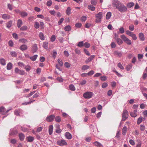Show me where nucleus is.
Wrapping results in <instances>:
<instances>
[{
	"mask_svg": "<svg viewBox=\"0 0 147 147\" xmlns=\"http://www.w3.org/2000/svg\"><path fill=\"white\" fill-rule=\"evenodd\" d=\"M121 38L122 39L124 42L128 45H130L132 44L131 40L127 38L125 35L123 34L120 36Z\"/></svg>",
	"mask_w": 147,
	"mask_h": 147,
	"instance_id": "f257e3e1",
	"label": "nucleus"
},
{
	"mask_svg": "<svg viewBox=\"0 0 147 147\" xmlns=\"http://www.w3.org/2000/svg\"><path fill=\"white\" fill-rule=\"evenodd\" d=\"M117 9L121 12H124L127 11V8L122 3H121L119 7L117 8Z\"/></svg>",
	"mask_w": 147,
	"mask_h": 147,
	"instance_id": "f03ea898",
	"label": "nucleus"
},
{
	"mask_svg": "<svg viewBox=\"0 0 147 147\" xmlns=\"http://www.w3.org/2000/svg\"><path fill=\"white\" fill-rule=\"evenodd\" d=\"M102 12H99L96 15V22L97 23H99L101 21V19L102 18Z\"/></svg>",
	"mask_w": 147,
	"mask_h": 147,
	"instance_id": "7ed1b4c3",
	"label": "nucleus"
},
{
	"mask_svg": "<svg viewBox=\"0 0 147 147\" xmlns=\"http://www.w3.org/2000/svg\"><path fill=\"white\" fill-rule=\"evenodd\" d=\"M125 33L127 35L131 37L133 40H135L137 39V37L136 35L135 34L133 33L132 32L128 30H127L126 31Z\"/></svg>",
	"mask_w": 147,
	"mask_h": 147,
	"instance_id": "20e7f679",
	"label": "nucleus"
},
{
	"mask_svg": "<svg viewBox=\"0 0 147 147\" xmlns=\"http://www.w3.org/2000/svg\"><path fill=\"white\" fill-rule=\"evenodd\" d=\"M94 94L91 92H87L84 93L83 94L84 97L87 99L90 98L93 96Z\"/></svg>",
	"mask_w": 147,
	"mask_h": 147,
	"instance_id": "39448f33",
	"label": "nucleus"
},
{
	"mask_svg": "<svg viewBox=\"0 0 147 147\" xmlns=\"http://www.w3.org/2000/svg\"><path fill=\"white\" fill-rule=\"evenodd\" d=\"M128 116V113L127 111L126 110H123L122 115V120L123 121H125L127 119Z\"/></svg>",
	"mask_w": 147,
	"mask_h": 147,
	"instance_id": "423d86ee",
	"label": "nucleus"
},
{
	"mask_svg": "<svg viewBox=\"0 0 147 147\" xmlns=\"http://www.w3.org/2000/svg\"><path fill=\"white\" fill-rule=\"evenodd\" d=\"M121 3H120L118 0H115L113 1L112 5L113 7H116L117 9V8L119 7Z\"/></svg>",
	"mask_w": 147,
	"mask_h": 147,
	"instance_id": "0eeeda50",
	"label": "nucleus"
},
{
	"mask_svg": "<svg viewBox=\"0 0 147 147\" xmlns=\"http://www.w3.org/2000/svg\"><path fill=\"white\" fill-rule=\"evenodd\" d=\"M55 118V115H52L47 116L46 119V120L47 122H50L52 121Z\"/></svg>",
	"mask_w": 147,
	"mask_h": 147,
	"instance_id": "6e6552de",
	"label": "nucleus"
},
{
	"mask_svg": "<svg viewBox=\"0 0 147 147\" xmlns=\"http://www.w3.org/2000/svg\"><path fill=\"white\" fill-rule=\"evenodd\" d=\"M15 72L16 73L21 75H24L25 74V72L23 70L19 69L17 68H15Z\"/></svg>",
	"mask_w": 147,
	"mask_h": 147,
	"instance_id": "1a4fd4ad",
	"label": "nucleus"
},
{
	"mask_svg": "<svg viewBox=\"0 0 147 147\" xmlns=\"http://www.w3.org/2000/svg\"><path fill=\"white\" fill-rule=\"evenodd\" d=\"M18 133L17 131L14 128L11 129L9 133V135L13 136L17 134Z\"/></svg>",
	"mask_w": 147,
	"mask_h": 147,
	"instance_id": "9d476101",
	"label": "nucleus"
},
{
	"mask_svg": "<svg viewBox=\"0 0 147 147\" xmlns=\"http://www.w3.org/2000/svg\"><path fill=\"white\" fill-rule=\"evenodd\" d=\"M57 143L58 144L61 146L67 145V143L64 140H61L60 141H58Z\"/></svg>",
	"mask_w": 147,
	"mask_h": 147,
	"instance_id": "9b49d317",
	"label": "nucleus"
},
{
	"mask_svg": "<svg viewBox=\"0 0 147 147\" xmlns=\"http://www.w3.org/2000/svg\"><path fill=\"white\" fill-rule=\"evenodd\" d=\"M139 38L140 40L142 41L145 40V37L144 34L142 32L139 33Z\"/></svg>",
	"mask_w": 147,
	"mask_h": 147,
	"instance_id": "f8f14e48",
	"label": "nucleus"
},
{
	"mask_svg": "<svg viewBox=\"0 0 147 147\" xmlns=\"http://www.w3.org/2000/svg\"><path fill=\"white\" fill-rule=\"evenodd\" d=\"M137 110L136 109L133 112H130V115L132 117H135L137 115Z\"/></svg>",
	"mask_w": 147,
	"mask_h": 147,
	"instance_id": "ddd939ff",
	"label": "nucleus"
},
{
	"mask_svg": "<svg viewBox=\"0 0 147 147\" xmlns=\"http://www.w3.org/2000/svg\"><path fill=\"white\" fill-rule=\"evenodd\" d=\"M23 24V22L21 20L19 19L18 20L17 22V25L18 28H20Z\"/></svg>",
	"mask_w": 147,
	"mask_h": 147,
	"instance_id": "4468645a",
	"label": "nucleus"
},
{
	"mask_svg": "<svg viewBox=\"0 0 147 147\" xmlns=\"http://www.w3.org/2000/svg\"><path fill=\"white\" fill-rule=\"evenodd\" d=\"M2 18L4 20H7L10 19V16L7 14H4L2 15Z\"/></svg>",
	"mask_w": 147,
	"mask_h": 147,
	"instance_id": "2eb2a0df",
	"label": "nucleus"
},
{
	"mask_svg": "<svg viewBox=\"0 0 147 147\" xmlns=\"http://www.w3.org/2000/svg\"><path fill=\"white\" fill-rule=\"evenodd\" d=\"M65 136L66 138L69 140L71 139L72 138L71 135L68 132H66L65 134Z\"/></svg>",
	"mask_w": 147,
	"mask_h": 147,
	"instance_id": "dca6fc26",
	"label": "nucleus"
},
{
	"mask_svg": "<svg viewBox=\"0 0 147 147\" xmlns=\"http://www.w3.org/2000/svg\"><path fill=\"white\" fill-rule=\"evenodd\" d=\"M19 13L22 17H26L28 15L27 13L25 12L19 11Z\"/></svg>",
	"mask_w": 147,
	"mask_h": 147,
	"instance_id": "f3484780",
	"label": "nucleus"
},
{
	"mask_svg": "<svg viewBox=\"0 0 147 147\" xmlns=\"http://www.w3.org/2000/svg\"><path fill=\"white\" fill-rule=\"evenodd\" d=\"M20 139V140L23 141L25 138L24 135L22 133H20L19 135Z\"/></svg>",
	"mask_w": 147,
	"mask_h": 147,
	"instance_id": "a211bd4d",
	"label": "nucleus"
},
{
	"mask_svg": "<svg viewBox=\"0 0 147 147\" xmlns=\"http://www.w3.org/2000/svg\"><path fill=\"white\" fill-rule=\"evenodd\" d=\"M27 49V46L25 45H23L20 47V49L21 50L23 51L26 50Z\"/></svg>",
	"mask_w": 147,
	"mask_h": 147,
	"instance_id": "6ab92c4d",
	"label": "nucleus"
},
{
	"mask_svg": "<svg viewBox=\"0 0 147 147\" xmlns=\"http://www.w3.org/2000/svg\"><path fill=\"white\" fill-rule=\"evenodd\" d=\"M39 37L40 39L41 40H45V36H44V34H43L41 32L39 33Z\"/></svg>",
	"mask_w": 147,
	"mask_h": 147,
	"instance_id": "aec40b11",
	"label": "nucleus"
},
{
	"mask_svg": "<svg viewBox=\"0 0 147 147\" xmlns=\"http://www.w3.org/2000/svg\"><path fill=\"white\" fill-rule=\"evenodd\" d=\"M48 43L47 42H45L43 43V47L45 49H47L48 48Z\"/></svg>",
	"mask_w": 147,
	"mask_h": 147,
	"instance_id": "412c9836",
	"label": "nucleus"
},
{
	"mask_svg": "<svg viewBox=\"0 0 147 147\" xmlns=\"http://www.w3.org/2000/svg\"><path fill=\"white\" fill-rule=\"evenodd\" d=\"M38 49L37 45L36 44H34L32 47V51L33 52H36Z\"/></svg>",
	"mask_w": 147,
	"mask_h": 147,
	"instance_id": "4be33fe9",
	"label": "nucleus"
},
{
	"mask_svg": "<svg viewBox=\"0 0 147 147\" xmlns=\"http://www.w3.org/2000/svg\"><path fill=\"white\" fill-rule=\"evenodd\" d=\"M88 8L89 10L92 11H94L95 9V7L94 6L91 5H88Z\"/></svg>",
	"mask_w": 147,
	"mask_h": 147,
	"instance_id": "5701e85b",
	"label": "nucleus"
},
{
	"mask_svg": "<svg viewBox=\"0 0 147 147\" xmlns=\"http://www.w3.org/2000/svg\"><path fill=\"white\" fill-rule=\"evenodd\" d=\"M53 129V126L52 125H50L49 127V135H51L52 134Z\"/></svg>",
	"mask_w": 147,
	"mask_h": 147,
	"instance_id": "b1692460",
	"label": "nucleus"
},
{
	"mask_svg": "<svg viewBox=\"0 0 147 147\" xmlns=\"http://www.w3.org/2000/svg\"><path fill=\"white\" fill-rule=\"evenodd\" d=\"M26 139H27L28 141L29 142H32L34 139L33 137L31 136L27 137Z\"/></svg>",
	"mask_w": 147,
	"mask_h": 147,
	"instance_id": "393cba45",
	"label": "nucleus"
},
{
	"mask_svg": "<svg viewBox=\"0 0 147 147\" xmlns=\"http://www.w3.org/2000/svg\"><path fill=\"white\" fill-rule=\"evenodd\" d=\"M12 21H10L7 22L6 24V27L7 28H10L12 24Z\"/></svg>",
	"mask_w": 147,
	"mask_h": 147,
	"instance_id": "a878e982",
	"label": "nucleus"
},
{
	"mask_svg": "<svg viewBox=\"0 0 147 147\" xmlns=\"http://www.w3.org/2000/svg\"><path fill=\"white\" fill-rule=\"evenodd\" d=\"M97 147H102V145L99 142L96 141L94 142L93 143Z\"/></svg>",
	"mask_w": 147,
	"mask_h": 147,
	"instance_id": "bb28decb",
	"label": "nucleus"
},
{
	"mask_svg": "<svg viewBox=\"0 0 147 147\" xmlns=\"http://www.w3.org/2000/svg\"><path fill=\"white\" fill-rule=\"evenodd\" d=\"M115 40L116 41V42H117V43L119 45H121L123 42L122 40L121 39H120V38H117Z\"/></svg>",
	"mask_w": 147,
	"mask_h": 147,
	"instance_id": "cd10ccee",
	"label": "nucleus"
},
{
	"mask_svg": "<svg viewBox=\"0 0 147 147\" xmlns=\"http://www.w3.org/2000/svg\"><path fill=\"white\" fill-rule=\"evenodd\" d=\"M127 131V128L126 126L123 127L122 129V134L123 135H125Z\"/></svg>",
	"mask_w": 147,
	"mask_h": 147,
	"instance_id": "c85d7f7f",
	"label": "nucleus"
},
{
	"mask_svg": "<svg viewBox=\"0 0 147 147\" xmlns=\"http://www.w3.org/2000/svg\"><path fill=\"white\" fill-rule=\"evenodd\" d=\"M114 54L115 55H117L119 57H121L122 55L121 53L117 51H115L114 52Z\"/></svg>",
	"mask_w": 147,
	"mask_h": 147,
	"instance_id": "c756f323",
	"label": "nucleus"
},
{
	"mask_svg": "<svg viewBox=\"0 0 147 147\" xmlns=\"http://www.w3.org/2000/svg\"><path fill=\"white\" fill-rule=\"evenodd\" d=\"M94 55H91L89 58H88L86 60V61L87 63L88 62L92 60V59L94 58Z\"/></svg>",
	"mask_w": 147,
	"mask_h": 147,
	"instance_id": "7c9ffc66",
	"label": "nucleus"
},
{
	"mask_svg": "<svg viewBox=\"0 0 147 147\" xmlns=\"http://www.w3.org/2000/svg\"><path fill=\"white\" fill-rule=\"evenodd\" d=\"M111 16V13L110 12H107L106 15V19L107 20L109 19Z\"/></svg>",
	"mask_w": 147,
	"mask_h": 147,
	"instance_id": "2f4dec72",
	"label": "nucleus"
},
{
	"mask_svg": "<svg viewBox=\"0 0 147 147\" xmlns=\"http://www.w3.org/2000/svg\"><path fill=\"white\" fill-rule=\"evenodd\" d=\"M10 54L11 56L13 57H16L17 55V53L14 51L10 52Z\"/></svg>",
	"mask_w": 147,
	"mask_h": 147,
	"instance_id": "473e14b6",
	"label": "nucleus"
},
{
	"mask_svg": "<svg viewBox=\"0 0 147 147\" xmlns=\"http://www.w3.org/2000/svg\"><path fill=\"white\" fill-rule=\"evenodd\" d=\"M64 30L66 31H69L71 30V28L69 25H68L65 27Z\"/></svg>",
	"mask_w": 147,
	"mask_h": 147,
	"instance_id": "72a5a7b5",
	"label": "nucleus"
},
{
	"mask_svg": "<svg viewBox=\"0 0 147 147\" xmlns=\"http://www.w3.org/2000/svg\"><path fill=\"white\" fill-rule=\"evenodd\" d=\"M54 119H55V121L59 123L61 120V119L59 116H56V117H55Z\"/></svg>",
	"mask_w": 147,
	"mask_h": 147,
	"instance_id": "f704fd0d",
	"label": "nucleus"
},
{
	"mask_svg": "<svg viewBox=\"0 0 147 147\" xmlns=\"http://www.w3.org/2000/svg\"><path fill=\"white\" fill-rule=\"evenodd\" d=\"M71 9L69 7H67L66 10V13L67 15H69L71 14Z\"/></svg>",
	"mask_w": 147,
	"mask_h": 147,
	"instance_id": "c9c22d12",
	"label": "nucleus"
},
{
	"mask_svg": "<svg viewBox=\"0 0 147 147\" xmlns=\"http://www.w3.org/2000/svg\"><path fill=\"white\" fill-rule=\"evenodd\" d=\"M21 110L20 109H16V110L14 111V113L17 116H20V112Z\"/></svg>",
	"mask_w": 147,
	"mask_h": 147,
	"instance_id": "e433bc0d",
	"label": "nucleus"
},
{
	"mask_svg": "<svg viewBox=\"0 0 147 147\" xmlns=\"http://www.w3.org/2000/svg\"><path fill=\"white\" fill-rule=\"evenodd\" d=\"M5 110V109L3 107H0V113H2V114L4 115V113Z\"/></svg>",
	"mask_w": 147,
	"mask_h": 147,
	"instance_id": "4c0bfd02",
	"label": "nucleus"
},
{
	"mask_svg": "<svg viewBox=\"0 0 147 147\" xmlns=\"http://www.w3.org/2000/svg\"><path fill=\"white\" fill-rule=\"evenodd\" d=\"M69 88L70 90L72 91H74L75 90V88L73 84H71L69 86Z\"/></svg>",
	"mask_w": 147,
	"mask_h": 147,
	"instance_id": "58836bf2",
	"label": "nucleus"
},
{
	"mask_svg": "<svg viewBox=\"0 0 147 147\" xmlns=\"http://www.w3.org/2000/svg\"><path fill=\"white\" fill-rule=\"evenodd\" d=\"M134 5V3L133 2H130L127 3V6L129 8H131Z\"/></svg>",
	"mask_w": 147,
	"mask_h": 147,
	"instance_id": "ea45409f",
	"label": "nucleus"
},
{
	"mask_svg": "<svg viewBox=\"0 0 147 147\" xmlns=\"http://www.w3.org/2000/svg\"><path fill=\"white\" fill-rule=\"evenodd\" d=\"M28 27L26 26H24L20 27V30L22 31L26 30L27 29Z\"/></svg>",
	"mask_w": 147,
	"mask_h": 147,
	"instance_id": "a19ab883",
	"label": "nucleus"
},
{
	"mask_svg": "<svg viewBox=\"0 0 147 147\" xmlns=\"http://www.w3.org/2000/svg\"><path fill=\"white\" fill-rule=\"evenodd\" d=\"M34 25V27L36 29H38L39 27V24L38 22H35Z\"/></svg>",
	"mask_w": 147,
	"mask_h": 147,
	"instance_id": "79ce46f5",
	"label": "nucleus"
},
{
	"mask_svg": "<svg viewBox=\"0 0 147 147\" xmlns=\"http://www.w3.org/2000/svg\"><path fill=\"white\" fill-rule=\"evenodd\" d=\"M38 55H35L32 57H31L30 58V59L32 61H35L37 58V57Z\"/></svg>",
	"mask_w": 147,
	"mask_h": 147,
	"instance_id": "37998d69",
	"label": "nucleus"
},
{
	"mask_svg": "<svg viewBox=\"0 0 147 147\" xmlns=\"http://www.w3.org/2000/svg\"><path fill=\"white\" fill-rule=\"evenodd\" d=\"M77 46L79 47H81L83 46H84L83 41H80L79 42Z\"/></svg>",
	"mask_w": 147,
	"mask_h": 147,
	"instance_id": "c03bdc74",
	"label": "nucleus"
},
{
	"mask_svg": "<svg viewBox=\"0 0 147 147\" xmlns=\"http://www.w3.org/2000/svg\"><path fill=\"white\" fill-rule=\"evenodd\" d=\"M142 117H139L138 120L137 121V123L139 125L140 123L142 121Z\"/></svg>",
	"mask_w": 147,
	"mask_h": 147,
	"instance_id": "a18cd8bd",
	"label": "nucleus"
},
{
	"mask_svg": "<svg viewBox=\"0 0 147 147\" xmlns=\"http://www.w3.org/2000/svg\"><path fill=\"white\" fill-rule=\"evenodd\" d=\"M19 42H22L23 43H26L27 42V40L26 39L24 38H22L20 39L19 40Z\"/></svg>",
	"mask_w": 147,
	"mask_h": 147,
	"instance_id": "49530a36",
	"label": "nucleus"
},
{
	"mask_svg": "<svg viewBox=\"0 0 147 147\" xmlns=\"http://www.w3.org/2000/svg\"><path fill=\"white\" fill-rule=\"evenodd\" d=\"M89 68V67L86 65H84L82 67V69L83 70H85L88 69Z\"/></svg>",
	"mask_w": 147,
	"mask_h": 147,
	"instance_id": "de8ad7c7",
	"label": "nucleus"
},
{
	"mask_svg": "<svg viewBox=\"0 0 147 147\" xmlns=\"http://www.w3.org/2000/svg\"><path fill=\"white\" fill-rule=\"evenodd\" d=\"M52 2L51 0H49L47 2V5L48 6H50L52 4Z\"/></svg>",
	"mask_w": 147,
	"mask_h": 147,
	"instance_id": "09e8293b",
	"label": "nucleus"
},
{
	"mask_svg": "<svg viewBox=\"0 0 147 147\" xmlns=\"http://www.w3.org/2000/svg\"><path fill=\"white\" fill-rule=\"evenodd\" d=\"M143 55L142 54H138V60H140L141 59H142L143 58Z\"/></svg>",
	"mask_w": 147,
	"mask_h": 147,
	"instance_id": "8fccbe9b",
	"label": "nucleus"
},
{
	"mask_svg": "<svg viewBox=\"0 0 147 147\" xmlns=\"http://www.w3.org/2000/svg\"><path fill=\"white\" fill-rule=\"evenodd\" d=\"M145 128V126L144 125H141L140 126V129L141 131H144Z\"/></svg>",
	"mask_w": 147,
	"mask_h": 147,
	"instance_id": "3c124183",
	"label": "nucleus"
},
{
	"mask_svg": "<svg viewBox=\"0 0 147 147\" xmlns=\"http://www.w3.org/2000/svg\"><path fill=\"white\" fill-rule=\"evenodd\" d=\"M111 48H115L116 47V44L114 42H112L111 43Z\"/></svg>",
	"mask_w": 147,
	"mask_h": 147,
	"instance_id": "603ef678",
	"label": "nucleus"
},
{
	"mask_svg": "<svg viewBox=\"0 0 147 147\" xmlns=\"http://www.w3.org/2000/svg\"><path fill=\"white\" fill-rule=\"evenodd\" d=\"M84 46L86 48H88L90 46V44L87 42H86L84 44Z\"/></svg>",
	"mask_w": 147,
	"mask_h": 147,
	"instance_id": "864d4df0",
	"label": "nucleus"
},
{
	"mask_svg": "<svg viewBox=\"0 0 147 147\" xmlns=\"http://www.w3.org/2000/svg\"><path fill=\"white\" fill-rule=\"evenodd\" d=\"M35 101V100H32V101H30V102H24V103H22V105H27L28 104H30L31 103H32V102H33L34 101Z\"/></svg>",
	"mask_w": 147,
	"mask_h": 147,
	"instance_id": "5fc2aeb1",
	"label": "nucleus"
},
{
	"mask_svg": "<svg viewBox=\"0 0 147 147\" xmlns=\"http://www.w3.org/2000/svg\"><path fill=\"white\" fill-rule=\"evenodd\" d=\"M63 65H56V67L60 71L62 70L61 67H62Z\"/></svg>",
	"mask_w": 147,
	"mask_h": 147,
	"instance_id": "6e6d98bb",
	"label": "nucleus"
},
{
	"mask_svg": "<svg viewBox=\"0 0 147 147\" xmlns=\"http://www.w3.org/2000/svg\"><path fill=\"white\" fill-rule=\"evenodd\" d=\"M119 32L121 34H123L124 32V28L121 27L119 28Z\"/></svg>",
	"mask_w": 147,
	"mask_h": 147,
	"instance_id": "4d7b16f0",
	"label": "nucleus"
},
{
	"mask_svg": "<svg viewBox=\"0 0 147 147\" xmlns=\"http://www.w3.org/2000/svg\"><path fill=\"white\" fill-rule=\"evenodd\" d=\"M56 39L55 36V35H53L51 37L50 40L51 42H53L55 41Z\"/></svg>",
	"mask_w": 147,
	"mask_h": 147,
	"instance_id": "13d9d810",
	"label": "nucleus"
},
{
	"mask_svg": "<svg viewBox=\"0 0 147 147\" xmlns=\"http://www.w3.org/2000/svg\"><path fill=\"white\" fill-rule=\"evenodd\" d=\"M91 3L93 5H96L97 4L96 0H92L91 1Z\"/></svg>",
	"mask_w": 147,
	"mask_h": 147,
	"instance_id": "bf43d9fd",
	"label": "nucleus"
},
{
	"mask_svg": "<svg viewBox=\"0 0 147 147\" xmlns=\"http://www.w3.org/2000/svg\"><path fill=\"white\" fill-rule=\"evenodd\" d=\"M86 17L85 16H83L81 18V20L82 22H84L86 19Z\"/></svg>",
	"mask_w": 147,
	"mask_h": 147,
	"instance_id": "052dcab7",
	"label": "nucleus"
},
{
	"mask_svg": "<svg viewBox=\"0 0 147 147\" xmlns=\"http://www.w3.org/2000/svg\"><path fill=\"white\" fill-rule=\"evenodd\" d=\"M131 68V65H127L126 67V69L127 71L129 70Z\"/></svg>",
	"mask_w": 147,
	"mask_h": 147,
	"instance_id": "680f3d73",
	"label": "nucleus"
},
{
	"mask_svg": "<svg viewBox=\"0 0 147 147\" xmlns=\"http://www.w3.org/2000/svg\"><path fill=\"white\" fill-rule=\"evenodd\" d=\"M64 20V18H61L58 22V25H60L63 22Z\"/></svg>",
	"mask_w": 147,
	"mask_h": 147,
	"instance_id": "e2e57ef3",
	"label": "nucleus"
},
{
	"mask_svg": "<svg viewBox=\"0 0 147 147\" xmlns=\"http://www.w3.org/2000/svg\"><path fill=\"white\" fill-rule=\"evenodd\" d=\"M82 24L80 23H78L75 24V26L77 28H80Z\"/></svg>",
	"mask_w": 147,
	"mask_h": 147,
	"instance_id": "0e129e2a",
	"label": "nucleus"
},
{
	"mask_svg": "<svg viewBox=\"0 0 147 147\" xmlns=\"http://www.w3.org/2000/svg\"><path fill=\"white\" fill-rule=\"evenodd\" d=\"M0 63L1 64H5V59L3 58H1L0 59Z\"/></svg>",
	"mask_w": 147,
	"mask_h": 147,
	"instance_id": "69168bd1",
	"label": "nucleus"
},
{
	"mask_svg": "<svg viewBox=\"0 0 147 147\" xmlns=\"http://www.w3.org/2000/svg\"><path fill=\"white\" fill-rule=\"evenodd\" d=\"M64 55L66 57H68L69 56V54L68 52L66 51H65L63 52Z\"/></svg>",
	"mask_w": 147,
	"mask_h": 147,
	"instance_id": "338daca9",
	"label": "nucleus"
},
{
	"mask_svg": "<svg viewBox=\"0 0 147 147\" xmlns=\"http://www.w3.org/2000/svg\"><path fill=\"white\" fill-rule=\"evenodd\" d=\"M108 86V84L106 83H103L102 85V88H106Z\"/></svg>",
	"mask_w": 147,
	"mask_h": 147,
	"instance_id": "774afa93",
	"label": "nucleus"
}]
</instances>
